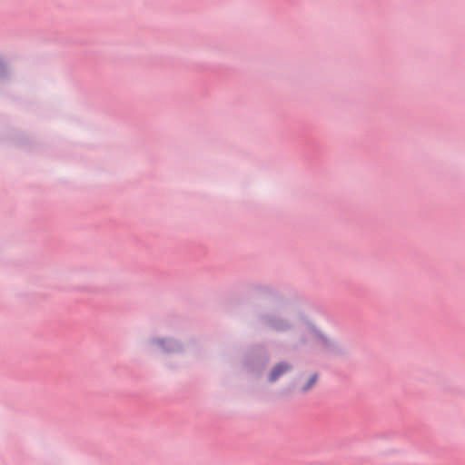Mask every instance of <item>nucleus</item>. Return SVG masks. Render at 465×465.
Instances as JSON below:
<instances>
[{
	"instance_id": "obj_1",
	"label": "nucleus",
	"mask_w": 465,
	"mask_h": 465,
	"mask_svg": "<svg viewBox=\"0 0 465 465\" xmlns=\"http://www.w3.org/2000/svg\"><path fill=\"white\" fill-rule=\"evenodd\" d=\"M291 370V366L287 363H281L276 365L272 371H271L269 375V380L271 381H277L282 375L286 373L288 371Z\"/></svg>"
},
{
	"instance_id": "obj_2",
	"label": "nucleus",
	"mask_w": 465,
	"mask_h": 465,
	"mask_svg": "<svg viewBox=\"0 0 465 465\" xmlns=\"http://www.w3.org/2000/svg\"><path fill=\"white\" fill-rule=\"evenodd\" d=\"M317 379H318L317 374L312 375L310 377L308 382L302 386V391H307L308 390H310L316 383Z\"/></svg>"
},
{
	"instance_id": "obj_3",
	"label": "nucleus",
	"mask_w": 465,
	"mask_h": 465,
	"mask_svg": "<svg viewBox=\"0 0 465 465\" xmlns=\"http://www.w3.org/2000/svg\"><path fill=\"white\" fill-rule=\"evenodd\" d=\"M313 336H314L317 340H319V341H322V342H325V339H324L322 336H321V335H317V334H313Z\"/></svg>"
}]
</instances>
